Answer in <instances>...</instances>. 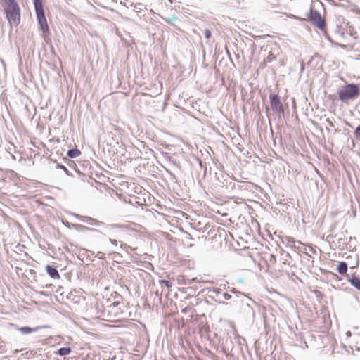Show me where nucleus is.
<instances>
[{"label": "nucleus", "instance_id": "obj_1", "mask_svg": "<svg viewBox=\"0 0 360 360\" xmlns=\"http://www.w3.org/2000/svg\"><path fill=\"white\" fill-rule=\"evenodd\" d=\"M39 30L41 32V37L46 44L50 42V29L45 15L44 6L42 0H32Z\"/></svg>", "mask_w": 360, "mask_h": 360}, {"label": "nucleus", "instance_id": "obj_2", "mask_svg": "<svg viewBox=\"0 0 360 360\" xmlns=\"http://www.w3.org/2000/svg\"><path fill=\"white\" fill-rule=\"evenodd\" d=\"M4 10L10 25L17 27L20 22V8L16 0H4Z\"/></svg>", "mask_w": 360, "mask_h": 360}, {"label": "nucleus", "instance_id": "obj_3", "mask_svg": "<svg viewBox=\"0 0 360 360\" xmlns=\"http://www.w3.org/2000/svg\"><path fill=\"white\" fill-rule=\"evenodd\" d=\"M338 94L340 100L343 102L353 100L360 95V89L358 84L350 83L339 89Z\"/></svg>", "mask_w": 360, "mask_h": 360}, {"label": "nucleus", "instance_id": "obj_4", "mask_svg": "<svg viewBox=\"0 0 360 360\" xmlns=\"http://www.w3.org/2000/svg\"><path fill=\"white\" fill-rule=\"evenodd\" d=\"M269 98L272 111L278 118L283 117L285 115V109L281 96L278 94L271 92Z\"/></svg>", "mask_w": 360, "mask_h": 360}, {"label": "nucleus", "instance_id": "obj_5", "mask_svg": "<svg viewBox=\"0 0 360 360\" xmlns=\"http://www.w3.org/2000/svg\"><path fill=\"white\" fill-rule=\"evenodd\" d=\"M306 16L309 21H310V22L317 29L321 31L326 30V22L319 11L315 10L312 6H311Z\"/></svg>", "mask_w": 360, "mask_h": 360}, {"label": "nucleus", "instance_id": "obj_6", "mask_svg": "<svg viewBox=\"0 0 360 360\" xmlns=\"http://www.w3.org/2000/svg\"><path fill=\"white\" fill-rule=\"evenodd\" d=\"M102 229L103 231H102V233H99L100 234H102L104 236H110L115 238H119L120 236V233L127 230V226L124 224H106L104 223V226H103Z\"/></svg>", "mask_w": 360, "mask_h": 360}, {"label": "nucleus", "instance_id": "obj_7", "mask_svg": "<svg viewBox=\"0 0 360 360\" xmlns=\"http://www.w3.org/2000/svg\"><path fill=\"white\" fill-rule=\"evenodd\" d=\"M222 290V289L218 288H205L198 292V295L202 294L208 296L212 300L219 304L227 305V303L221 299Z\"/></svg>", "mask_w": 360, "mask_h": 360}, {"label": "nucleus", "instance_id": "obj_8", "mask_svg": "<svg viewBox=\"0 0 360 360\" xmlns=\"http://www.w3.org/2000/svg\"><path fill=\"white\" fill-rule=\"evenodd\" d=\"M286 240L288 241L287 246H290L292 249L297 250V252H300L307 255L309 257V262H311V264L314 262L313 257L307 252V248L302 242L296 241L294 238L289 237H286Z\"/></svg>", "mask_w": 360, "mask_h": 360}, {"label": "nucleus", "instance_id": "obj_9", "mask_svg": "<svg viewBox=\"0 0 360 360\" xmlns=\"http://www.w3.org/2000/svg\"><path fill=\"white\" fill-rule=\"evenodd\" d=\"M74 215L75 217L79 219L81 221L87 223L88 224H89L91 226H95L99 227L101 229H102L103 226H104V222H103L101 221H98V220L94 219L91 217L82 216L78 214H75Z\"/></svg>", "mask_w": 360, "mask_h": 360}, {"label": "nucleus", "instance_id": "obj_10", "mask_svg": "<svg viewBox=\"0 0 360 360\" xmlns=\"http://www.w3.org/2000/svg\"><path fill=\"white\" fill-rule=\"evenodd\" d=\"M120 305L123 307L124 303H122L119 301H114L113 302L107 305L104 309V311H107L108 314L113 313L115 315H117L119 313V311H121Z\"/></svg>", "mask_w": 360, "mask_h": 360}, {"label": "nucleus", "instance_id": "obj_11", "mask_svg": "<svg viewBox=\"0 0 360 360\" xmlns=\"http://www.w3.org/2000/svg\"><path fill=\"white\" fill-rule=\"evenodd\" d=\"M347 280L352 287L360 291V278L355 272L351 276L347 275Z\"/></svg>", "mask_w": 360, "mask_h": 360}, {"label": "nucleus", "instance_id": "obj_12", "mask_svg": "<svg viewBox=\"0 0 360 360\" xmlns=\"http://www.w3.org/2000/svg\"><path fill=\"white\" fill-rule=\"evenodd\" d=\"M46 269V271L47 273V274L53 279H58L60 278V274H59V272L57 269V267L53 266V265H51V264H47L45 267Z\"/></svg>", "mask_w": 360, "mask_h": 360}, {"label": "nucleus", "instance_id": "obj_13", "mask_svg": "<svg viewBox=\"0 0 360 360\" xmlns=\"http://www.w3.org/2000/svg\"><path fill=\"white\" fill-rule=\"evenodd\" d=\"M72 226L73 229L78 231H88L93 233H102V230L97 229L95 228H90L87 227L86 226L82 225V224H72Z\"/></svg>", "mask_w": 360, "mask_h": 360}, {"label": "nucleus", "instance_id": "obj_14", "mask_svg": "<svg viewBox=\"0 0 360 360\" xmlns=\"http://www.w3.org/2000/svg\"><path fill=\"white\" fill-rule=\"evenodd\" d=\"M63 160L69 166V167L73 169L76 172V173H77L79 175H82V177H86V174H84V172H82L79 169L77 164L74 161L68 158H63Z\"/></svg>", "mask_w": 360, "mask_h": 360}, {"label": "nucleus", "instance_id": "obj_15", "mask_svg": "<svg viewBox=\"0 0 360 360\" xmlns=\"http://www.w3.org/2000/svg\"><path fill=\"white\" fill-rule=\"evenodd\" d=\"M337 271L341 275H347L348 264L346 262H340L336 268Z\"/></svg>", "mask_w": 360, "mask_h": 360}, {"label": "nucleus", "instance_id": "obj_16", "mask_svg": "<svg viewBox=\"0 0 360 360\" xmlns=\"http://www.w3.org/2000/svg\"><path fill=\"white\" fill-rule=\"evenodd\" d=\"M44 327L45 326H38L36 328H31L30 326H22V327L18 328V330L20 332H21L22 334L27 335V334H30L32 332L37 331L39 329H40L41 328H44Z\"/></svg>", "mask_w": 360, "mask_h": 360}, {"label": "nucleus", "instance_id": "obj_17", "mask_svg": "<svg viewBox=\"0 0 360 360\" xmlns=\"http://www.w3.org/2000/svg\"><path fill=\"white\" fill-rule=\"evenodd\" d=\"M281 259L283 260V263L285 265L290 266V263H291V260H292L291 255L288 252H285L283 250H281Z\"/></svg>", "mask_w": 360, "mask_h": 360}, {"label": "nucleus", "instance_id": "obj_18", "mask_svg": "<svg viewBox=\"0 0 360 360\" xmlns=\"http://www.w3.org/2000/svg\"><path fill=\"white\" fill-rule=\"evenodd\" d=\"M51 160L53 161L52 159H51ZM53 163L56 164L55 167L56 169L63 170L64 172L66 174V175L71 176H74L72 173L70 172L69 169L67 168V167L65 165L58 162L56 160H53Z\"/></svg>", "mask_w": 360, "mask_h": 360}, {"label": "nucleus", "instance_id": "obj_19", "mask_svg": "<svg viewBox=\"0 0 360 360\" xmlns=\"http://www.w3.org/2000/svg\"><path fill=\"white\" fill-rule=\"evenodd\" d=\"M131 7H133L134 8V11L137 12L138 13H141L142 11H144L146 8V5H144L142 3H136V4H134V3H130V5H129Z\"/></svg>", "mask_w": 360, "mask_h": 360}, {"label": "nucleus", "instance_id": "obj_20", "mask_svg": "<svg viewBox=\"0 0 360 360\" xmlns=\"http://www.w3.org/2000/svg\"><path fill=\"white\" fill-rule=\"evenodd\" d=\"M72 349L70 347H60L56 352V354L60 356H65L70 354Z\"/></svg>", "mask_w": 360, "mask_h": 360}, {"label": "nucleus", "instance_id": "obj_21", "mask_svg": "<svg viewBox=\"0 0 360 360\" xmlns=\"http://www.w3.org/2000/svg\"><path fill=\"white\" fill-rule=\"evenodd\" d=\"M79 155H81V151L77 147L68 150L67 153V155L70 158H75Z\"/></svg>", "mask_w": 360, "mask_h": 360}, {"label": "nucleus", "instance_id": "obj_22", "mask_svg": "<svg viewBox=\"0 0 360 360\" xmlns=\"http://www.w3.org/2000/svg\"><path fill=\"white\" fill-rule=\"evenodd\" d=\"M224 289H226V285H224ZM226 290L230 292H232L235 295V296L236 297H240V295H243V296H246L248 297L245 293L240 292V291H238L237 290H236V288H231L230 286L228 285L227 288H226Z\"/></svg>", "mask_w": 360, "mask_h": 360}, {"label": "nucleus", "instance_id": "obj_23", "mask_svg": "<svg viewBox=\"0 0 360 360\" xmlns=\"http://www.w3.org/2000/svg\"><path fill=\"white\" fill-rule=\"evenodd\" d=\"M120 248L126 251L127 253H129V251H132L136 249V248H133L127 243H124L123 242H120Z\"/></svg>", "mask_w": 360, "mask_h": 360}, {"label": "nucleus", "instance_id": "obj_24", "mask_svg": "<svg viewBox=\"0 0 360 360\" xmlns=\"http://www.w3.org/2000/svg\"><path fill=\"white\" fill-rule=\"evenodd\" d=\"M359 255L356 254L354 255V262L351 263L350 269H356L359 266Z\"/></svg>", "mask_w": 360, "mask_h": 360}, {"label": "nucleus", "instance_id": "obj_25", "mask_svg": "<svg viewBox=\"0 0 360 360\" xmlns=\"http://www.w3.org/2000/svg\"><path fill=\"white\" fill-rule=\"evenodd\" d=\"M160 283L162 287L165 286L168 289L170 288L172 285V282L168 280L162 279V280L160 281Z\"/></svg>", "mask_w": 360, "mask_h": 360}, {"label": "nucleus", "instance_id": "obj_26", "mask_svg": "<svg viewBox=\"0 0 360 360\" xmlns=\"http://www.w3.org/2000/svg\"><path fill=\"white\" fill-rule=\"evenodd\" d=\"M196 160L198 161V165L200 167L201 169H204V173L206 174L207 172V167H206V164L204 163L200 158H195Z\"/></svg>", "mask_w": 360, "mask_h": 360}, {"label": "nucleus", "instance_id": "obj_27", "mask_svg": "<svg viewBox=\"0 0 360 360\" xmlns=\"http://www.w3.org/2000/svg\"><path fill=\"white\" fill-rule=\"evenodd\" d=\"M221 299L224 301V300H229L231 299H232V295H231L229 293H228L227 292H224L223 291L221 292Z\"/></svg>", "mask_w": 360, "mask_h": 360}, {"label": "nucleus", "instance_id": "obj_28", "mask_svg": "<svg viewBox=\"0 0 360 360\" xmlns=\"http://www.w3.org/2000/svg\"><path fill=\"white\" fill-rule=\"evenodd\" d=\"M276 60V56H274L272 53H269L268 56L266 58V62L271 63Z\"/></svg>", "mask_w": 360, "mask_h": 360}, {"label": "nucleus", "instance_id": "obj_29", "mask_svg": "<svg viewBox=\"0 0 360 360\" xmlns=\"http://www.w3.org/2000/svg\"><path fill=\"white\" fill-rule=\"evenodd\" d=\"M177 20H178V18L176 15H172L166 20V22L169 24H171L173 22H176Z\"/></svg>", "mask_w": 360, "mask_h": 360}, {"label": "nucleus", "instance_id": "obj_30", "mask_svg": "<svg viewBox=\"0 0 360 360\" xmlns=\"http://www.w3.org/2000/svg\"><path fill=\"white\" fill-rule=\"evenodd\" d=\"M95 257H98L100 259H104L105 258V254L101 251H98Z\"/></svg>", "mask_w": 360, "mask_h": 360}, {"label": "nucleus", "instance_id": "obj_31", "mask_svg": "<svg viewBox=\"0 0 360 360\" xmlns=\"http://www.w3.org/2000/svg\"><path fill=\"white\" fill-rule=\"evenodd\" d=\"M205 37L207 39H210L212 37V32L209 29H205Z\"/></svg>", "mask_w": 360, "mask_h": 360}, {"label": "nucleus", "instance_id": "obj_32", "mask_svg": "<svg viewBox=\"0 0 360 360\" xmlns=\"http://www.w3.org/2000/svg\"><path fill=\"white\" fill-rule=\"evenodd\" d=\"M333 46L340 47V48H342L343 49H345L347 47V46L346 44H340V43H338V42L334 43L333 44Z\"/></svg>", "mask_w": 360, "mask_h": 360}, {"label": "nucleus", "instance_id": "obj_33", "mask_svg": "<svg viewBox=\"0 0 360 360\" xmlns=\"http://www.w3.org/2000/svg\"><path fill=\"white\" fill-rule=\"evenodd\" d=\"M354 135L356 138L360 139V124L355 129Z\"/></svg>", "mask_w": 360, "mask_h": 360}, {"label": "nucleus", "instance_id": "obj_34", "mask_svg": "<svg viewBox=\"0 0 360 360\" xmlns=\"http://www.w3.org/2000/svg\"><path fill=\"white\" fill-rule=\"evenodd\" d=\"M187 289L191 292H195L198 289V287L197 285H193L188 287Z\"/></svg>", "mask_w": 360, "mask_h": 360}, {"label": "nucleus", "instance_id": "obj_35", "mask_svg": "<svg viewBox=\"0 0 360 360\" xmlns=\"http://www.w3.org/2000/svg\"><path fill=\"white\" fill-rule=\"evenodd\" d=\"M199 282H200V280L197 277H195V278H193L192 279L189 280L188 283L192 284L193 283H199Z\"/></svg>", "mask_w": 360, "mask_h": 360}, {"label": "nucleus", "instance_id": "obj_36", "mask_svg": "<svg viewBox=\"0 0 360 360\" xmlns=\"http://www.w3.org/2000/svg\"><path fill=\"white\" fill-rule=\"evenodd\" d=\"M109 241H110V243L112 245H115V246L117 245L118 242H117V240H115V239H112V238H111L110 237V238H109Z\"/></svg>", "mask_w": 360, "mask_h": 360}, {"label": "nucleus", "instance_id": "obj_37", "mask_svg": "<svg viewBox=\"0 0 360 360\" xmlns=\"http://www.w3.org/2000/svg\"><path fill=\"white\" fill-rule=\"evenodd\" d=\"M270 262H273V263H276V257L274 255H270Z\"/></svg>", "mask_w": 360, "mask_h": 360}, {"label": "nucleus", "instance_id": "obj_38", "mask_svg": "<svg viewBox=\"0 0 360 360\" xmlns=\"http://www.w3.org/2000/svg\"><path fill=\"white\" fill-rule=\"evenodd\" d=\"M250 47L252 48V49L253 51H255V47H256V45H255V44L252 41H251V40L250 41Z\"/></svg>", "mask_w": 360, "mask_h": 360}, {"label": "nucleus", "instance_id": "obj_39", "mask_svg": "<svg viewBox=\"0 0 360 360\" xmlns=\"http://www.w3.org/2000/svg\"><path fill=\"white\" fill-rule=\"evenodd\" d=\"M309 250H310L312 253H314V254H316V249H315L314 248H313L311 245H309Z\"/></svg>", "mask_w": 360, "mask_h": 360}, {"label": "nucleus", "instance_id": "obj_40", "mask_svg": "<svg viewBox=\"0 0 360 360\" xmlns=\"http://www.w3.org/2000/svg\"><path fill=\"white\" fill-rule=\"evenodd\" d=\"M164 157H165L167 160H172V157L169 155V153H166L164 155Z\"/></svg>", "mask_w": 360, "mask_h": 360}, {"label": "nucleus", "instance_id": "obj_41", "mask_svg": "<svg viewBox=\"0 0 360 360\" xmlns=\"http://www.w3.org/2000/svg\"><path fill=\"white\" fill-rule=\"evenodd\" d=\"M54 285L53 284H46L44 288H47V289H50V288H53Z\"/></svg>", "mask_w": 360, "mask_h": 360}, {"label": "nucleus", "instance_id": "obj_42", "mask_svg": "<svg viewBox=\"0 0 360 360\" xmlns=\"http://www.w3.org/2000/svg\"><path fill=\"white\" fill-rule=\"evenodd\" d=\"M326 38L329 40V41L333 46V44L335 43V41H333L328 34H326Z\"/></svg>", "mask_w": 360, "mask_h": 360}, {"label": "nucleus", "instance_id": "obj_43", "mask_svg": "<svg viewBox=\"0 0 360 360\" xmlns=\"http://www.w3.org/2000/svg\"><path fill=\"white\" fill-rule=\"evenodd\" d=\"M326 38L329 40V41L333 46V44L335 43V41H333L328 34H326Z\"/></svg>", "mask_w": 360, "mask_h": 360}, {"label": "nucleus", "instance_id": "obj_44", "mask_svg": "<svg viewBox=\"0 0 360 360\" xmlns=\"http://www.w3.org/2000/svg\"><path fill=\"white\" fill-rule=\"evenodd\" d=\"M114 257H115V258H119V257H121L122 255L120 253H118V252H115L114 253Z\"/></svg>", "mask_w": 360, "mask_h": 360}, {"label": "nucleus", "instance_id": "obj_45", "mask_svg": "<svg viewBox=\"0 0 360 360\" xmlns=\"http://www.w3.org/2000/svg\"><path fill=\"white\" fill-rule=\"evenodd\" d=\"M205 151H206V158H205V159H207L208 157H210L211 158L210 152L207 150Z\"/></svg>", "mask_w": 360, "mask_h": 360}, {"label": "nucleus", "instance_id": "obj_46", "mask_svg": "<svg viewBox=\"0 0 360 360\" xmlns=\"http://www.w3.org/2000/svg\"><path fill=\"white\" fill-rule=\"evenodd\" d=\"M4 183H5V179H0V186L4 185Z\"/></svg>", "mask_w": 360, "mask_h": 360}, {"label": "nucleus", "instance_id": "obj_47", "mask_svg": "<svg viewBox=\"0 0 360 360\" xmlns=\"http://www.w3.org/2000/svg\"><path fill=\"white\" fill-rule=\"evenodd\" d=\"M120 4H122V5L125 6H127V8H129V6H127V4H126V3L124 1H120Z\"/></svg>", "mask_w": 360, "mask_h": 360}, {"label": "nucleus", "instance_id": "obj_48", "mask_svg": "<svg viewBox=\"0 0 360 360\" xmlns=\"http://www.w3.org/2000/svg\"><path fill=\"white\" fill-rule=\"evenodd\" d=\"M346 259H348V260L350 259H352V256L349 255L348 257H346Z\"/></svg>", "mask_w": 360, "mask_h": 360}, {"label": "nucleus", "instance_id": "obj_49", "mask_svg": "<svg viewBox=\"0 0 360 360\" xmlns=\"http://www.w3.org/2000/svg\"><path fill=\"white\" fill-rule=\"evenodd\" d=\"M88 257V258H89V261L94 262V259H92L90 257V255H88V257Z\"/></svg>", "mask_w": 360, "mask_h": 360}, {"label": "nucleus", "instance_id": "obj_50", "mask_svg": "<svg viewBox=\"0 0 360 360\" xmlns=\"http://www.w3.org/2000/svg\"><path fill=\"white\" fill-rule=\"evenodd\" d=\"M89 252L90 253V255H94V252H92V251H89Z\"/></svg>", "mask_w": 360, "mask_h": 360}, {"label": "nucleus", "instance_id": "obj_51", "mask_svg": "<svg viewBox=\"0 0 360 360\" xmlns=\"http://www.w3.org/2000/svg\"><path fill=\"white\" fill-rule=\"evenodd\" d=\"M111 1L113 2V3H117V0H111Z\"/></svg>", "mask_w": 360, "mask_h": 360}, {"label": "nucleus", "instance_id": "obj_52", "mask_svg": "<svg viewBox=\"0 0 360 360\" xmlns=\"http://www.w3.org/2000/svg\"><path fill=\"white\" fill-rule=\"evenodd\" d=\"M259 37H260L259 36H254L255 39L259 38Z\"/></svg>", "mask_w": 360, "mask_h": 360}, {"label": "nucleus", "instance_id": "obj_53", "mask_svg": "<svg viewBox=\"0 0 360 360\" xmlns=\"http://www.w3.org/2000/svg\"><path fill=\"white\" fill-rule=\"evenodd\" d=\"M350 334H351V333H350V332H349V331H348V332L347 333V335H350Z\"/></svg>", "mask_w": 360, "mask_h": 360}, {"label": "nucleus", "instance_id": "obj_54", "mask_svg": "<svg viewBox=\"0 0 360 360\" xmlns=\"http://www.w3.org/2000/svg\"><path fill=\"white\" fill-rule=\"evenodd\" d=\"M304 70V65H302V70Z\"/></svg>", "mask_w": 360, "mask_h": 360}, {"label": "nucleus", "instance_id": "obj_55", "mask_svg": "<svg viewBox=\"0 0 360 360\" xmlns=\"http://www.w3.org/2000/svg\"><path fill=\"white\" fill-rule=\"evenodd\" d=\"M2 347H3V346H2V345H0V350H1V349H2Z\"/></svg>", "mask_w": 360, "mask_h": 360}, {"label": "nucleus", "instance_id": "obj_56", "mask_svg": "<svg viewBox=\"0 0 360 360\" xmlns=\"http://www.w3.org/2000/svg\"><path fill=\"white\" fill-rule=\"evenodd\" d=\"M41 294H42V295H45V292H41Z\"/></svg>", "mask_w": 360, "mask_h": 360}, {"label": "nucleus", "instance_id": "obj_57", "mask_svg": "<svg viewBox=\"0 0 360 360\" xmlns=\"http://www.w3.org/2000/svg\"><path fill=\"white\" fill-rule=\"evenodd\" d=\"M66 2H68L69 0H65Z\"/></svg>", "mask_w": 360, "mask_h": 360}]
</instances>
